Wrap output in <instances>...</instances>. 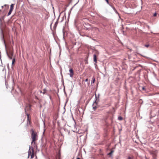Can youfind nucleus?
Masks as SVG:
<instances>
[{
    "mask_svg": "<svg viewBox=\"0 0 159 159\" xmlns=\"http://www.w3.org/2000/svg\"><path fill=\"white\" fill-rule=\"evenodd\" d=\"M30 132L31 133V137L32 140L31 142V144H34V145L36 144V141L38 139V133L35 131L33 129H31Z\"/></svg>",
    "mask_w": 159,
    "mask_h": 159,
    "instance_id": "obj_1",
    "label": "nucleus"
},
{
    "mask_svg": "<svg viewBox=\"0 0 159 159\" xmlns=\"http://www.w3.org/2000/svg\"><path fill=\"white\" fill-rule=\"evenodd\" d=\"M7 52L8 57L10 59H12L13 53L12 48L11 47L8 48L7 50Z\"/></svg>",
    "mask_w": 159,
    "mask_h": 159,
    "instance_id": "obj_2",
    "label": "nucleus"
},
{
    "mask_svg": "<svg viewBox=\"0 0 159 159\" xmlns=\"http://www.w3.org/2000/svg\"><path fill=\"white\" fill-rule=\"evenodd\" d=\"M157 153L158 152L157 150H154L150 151V153L152 155L154 159H156Z\"/></svg>",
    "mask_w": 159,
    "mask_h": 159,
    "instance_id": "obj_3",
    "label": "nucleus"
},
{
    "mask_svg": "<svg viewBox=\"0 0 159 159\" xmlns=\"http://www.w3.org/2000/svg\"><path fill=\"white\" fill-rule=\"evenodd\" d=\"M94 54L93 55V61L95 63H97V57L99 55L98 52L95 50L94 51Z\"/></svg>",
    "mask_w": 159,
    "mask_h": 159,
    "instance_id": "obj_4",
    "label": "nucleus"
},
{
    "mask_svg": "<svg viewBox=\"0 0 159 159\" xmlns=\"http://www.w3.org/2000/svg\"><path fill=\"white\" fill-rule=\"evenodd\" d=\"M28 157H29L30 156H31V158H33L34 156V151L33 150H32V151L30 150H29L28 152Z\"/></svg>",
    "mask_w": 159,
    "mask_h": 159,
    "instance_id": "obj_5",
    "label": "nucleus"
},
{
    "mask_svg": "<svg viewBox=\"0 0 159 159\" xmlns=\"http://www.w3.org/2000/svg\"><path fill=\"white\" fill-rule=\"evenodd\" d=\"M27 125H30L31 124V119L29 118V114H27Z\"/></svg>",
    "mask_w": 159,
    "mask_h": 159,
    "instance_id": "obj_6",
    "label": "nucleus"
},
{
    "mask_svg": "<svg viewBox=\"0 0 159 159\" xmlns=\"http://www.w3.org/2000/svg\"><path fill=\"white\" fill-rule=\"evenodd\" d=\"M70 71V74L69 75L71 77H72L74 75V72L72 69H70L69 70Z\"/></svg>",
    "mask_w": 159,
    "mask_h": 159,
    "instance_id": "obj_7",
    "label": "nucleus"
},
{
    "mask_svg": "<svg viewBox=\"0 0 159 159\" xmlns=\"http://www.w3.org/2000/svg\"><path fill=\"white\" fill-rule=\"evenodd\" d=\"M97 104V103L96 102H94L93 104V110L94 111L96 110V108H97V107L96 106Z\"/></svg>",
    "mask_w": 159,
    "mask_h": 159,
    "instance_id": "obj_8",
    "label": "nucleus"
},
{
    "mask_svg": "<svg viewBox=\"0 0 159 159\" xmlns=\"http://www.w3.org/2000/svg\"><path fill=\"white\" fill-rule=\"evenodd\" d=\"M14 4H11V5L10 6V10H11L13 11V7H14Z\"/></svg>",
    "mask_w": 159,
    "mask_h": 159,
    "instance_id": "obj_9",
    "label": "nucleus"
},
{
    "mask_svg": "<svg viewBox=\"0 0 159 159\" xmlns=\"http://www.w3.org/2000/svg\"><path fill=\"white\" fill-rule=\"evenodd\" d=\"M114 151L113 150H111V152L108 154V155L111 156L112 153L114 152Z\"/></svg>",
    "mask_w": 159,
    "mask_h": 159,
    "instance_id": "obj_10",
    "label": "nucleus"
},
{
    "mask_svg": "<svg viewBox=\"0 0 159 159\" xmlns=\"http://www.w3.org/2000/svg\"><path fill=\"white\" fill-rule=\"evenodd\" d=\"M128 159H135L134 158V157L133 156H132L131 157L129 156L128 157Z\"/></svg>",
    "mask_w": 159,
    "mask_h": 159,
    "instance_id": "obj_11",
    "label": "nucleus"
},
{
    "mask_svg": "<svg viewBox=\"0 0 159 159\" xmlns=\"http://www.w3.org/2000/svg\"><path fill=\"white\" fill-rule=\"evenodd\" d=\"M118 119L119 120H123V118L121 116H119L118 117Z\"/></svg>",
    "mask_w": 159,
    "mask_h": 159,
    "instance_id": "obj_12",
    "label": "nucleus"
},
{
    "mask_svg": "<svg viewBox=\"0 0 159 159\" xmlns=\"http://www.w3.org/2000/svg\"><path fill=\"white\" fill-rule=\"evenodd\" d=\"M12 10H9V11L8 14V16H9L11 13L12 12Z\"/></svg>",
    "mask_w": 159,
    "mask_h": 159,
    "instance_id": "obj_13",
    "label": "nucleus"
},
{
    "mask_svg": "<svg viewBox=\"0 0 159 159\" xmlns=\"http://www.w3.org/2000/svg\"><path fill=\"white\" fill-rule=\"evenodd\" d=\"M15 58H13L12 61V65H13L14 64V63L15 62Z\"/></svg>",
    "mask_w": 159,
    "mask_h": 159,
    "instance_id": "obj_14",
    "label": "nucleus"
},
{
    "mask_svg": "<svg viewBox=\"0 0 159 159\" xmlns=\"http://www.w3.org/2000/svg\"><path fill=\"white\" fill-rule=\"evenodd\" d=\"M46 93V90L45 89H44L43 91V93L44 94Z\"/></svg>",
    "mask_w": 159,
    "mask_h": 159,
    "instance_id": "obj_15",
    "label": "nucleus"
},
{
    "mask_svg": "<svg viewBox=\"0 0 159 159\" xmlns=\"http://www.w3.org/2000/svg\"><path fill=\"white\" fill-rule=\"evenodd\" d=\"M95 78H93V80L92 82V83H94V82H95Z\"/></svg>",
    "mask_w": 159,
    "mask_h": 159,
    "instance_id": "obj_16",
    "label": "nucleus"
},
{
    "mask_svg": "<svg viewBox=\"0 0 159 159\" xmlns=\"http://www.w3.org/2000/svg\"><path fill=\"white\" fill-rule=\"evenodd\" d=\"M149 46V44H146L145 45V46L147 48H148Z\"/></svg>",
    "mask_w": 159,
    "mask_h": 159,
    "instance_id": "obj_17",
    "label": "nucleus"
},
{
    "mask_svg": "<svg viewBox=\"0 0 159 159\" xmlns=\"http://www.w3.org/2000/svg\"><path fill=\"white\" fill-rule=\"evenodd\" d=\"M105 1H106L107 2V3L108 4H109V1H108V0H105Z\"/></svg>",
    "mask_w": 159,
    "mask_h": 159,
    "instance_id": "obj_18",
    "label": "nucleus"
},
{
    "mask_svg": "<svg viewBox=\"0 0 159 159\" xmlns=\"http://www.w3.org/2000/svg\"><path fill=\"white\" fill-rule=\"evenodd\" d=\"M88 81V79H85V82H87Z\"/></svg>",
    "mask_w": 159,
    "mask_h": 159,
    "instance_id": "obj_19",
    "label": "nucleus"
},
{
    "mask_svg": "<svg viewBox=\"0 0 159 159\" xmlns=\"http://www.w3.org/2000/svg\"><path fill=\"white\" fill-rule=\"evenodd\" d=\"M4 6H5V7H6V6H7L8 7V5H6V4H5V5H4Z\"/></svg>",
    "mask_w": 159,
    "mask_h": 159,
    "instance_id": "obj_20",
    "label": "nucleus"
},
{
    "mask_svg": "<svg viewBox=\"0 0 159 159\" xmlns=\"http://www.w3.org/2000/svg\"><path fill=\"white\" fill-rule=\"evenodd\" d=\"M156 15H157L156 14V13H155L154 14V16H156Z\"/></svg>",
    "mask_w": 159,
    "mask_h": 159,
    "instance_id": "obj_21",
    "label": "nucleus"
},
{
    "mask_svg": "<svg viewBox=\"0 0 159 159\" xmlns=\"http://www.w3.org/2000/svg\"><path fill=\"white\" fill-rule=\"evenodd\" d=\"M76 159H80V158L79 157H77Z\"/></svg>",
    "mask_w": 159,
    "mask_h": 159,
    "instance_id": "obj_22",
    "label": "nucleus"
},
{
    "mask_svg": "<svg viewBox=\"0 0 159 159\" xmlns=\"http://www.w3.org/2000/svg\"><path fill=\"white\" fill-rule=\"evenodd\" d=\"M142 89H143V90H144V87H143Z\"/></svg>",
    "mask_w": 159,
    "mask_h": 159,
    "instance_id": "obj_23",
    "label": "nucleus"
},
{
    "mask_svg": "<svg viewBox=\"0 0 159 159\" xmlns=\"http://www.w3.org/2000/svg\"><path fill=\"white\" fill-rule=\"evenodd\" d=\"M88 85H89V82H88Z\"/></svg>",
    "mask_w": 159,
    "mask_h": 159,
    "instance_id": "obj_24",
    "label": "nucleus"
},
{
    "mask_svg": "<svg viewBox=\"0 0 159 159\" xmlns=\"http://www.w3.org/2000/svg\"><path fill=\"white\" fill-rule=\"evenodd\" d=\"M113 9L114 10H115V9L114 7H113Z\"/></svg>",
    "mask_w": 159,
    "mask_h": 159,
    "instance_id": "obj_25",
    "label": "nucleus"
},
{
    "mask_svg": "<svg viewBox=\"0 0 159 159\" xmlns=\"http://www.w3.org/2000/svg\"><path fill=\"white\" fill-rule=\"evenodd\" d=\"M2 8H3V6H2Z\"/></svg>",
    "mask_w": 159,
    "mask_h": 159,
    "instance_id": "obj_26",
    "label": "nucleus"
}]
</instances>
